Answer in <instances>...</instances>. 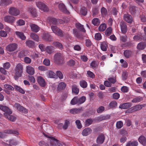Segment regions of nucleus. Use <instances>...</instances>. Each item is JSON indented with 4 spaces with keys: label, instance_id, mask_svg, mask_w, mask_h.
I'll list each match as a JSON object with an SVG mask.
<instances>
[{
    "label": "nucleus",
    "instance_id": "obj_12",
    "mask_svg": "<svg viewBox=\"0 0 146 146\" xmlns=\"http://www.w3.org/2000/svg\"><path fill=\"white\" fill-rule=\"evenodd\" d=\"M73 33L74 35L78 38L81 39H83L84 36L82 34V32L77 29H73Z\"/></svg>",
    "mask_w": 146,
    "mask_h": 146
},
{
    "label": "nucleus",
    "instance_id": "obj_28",
    "mask_svg": "<svg viewBox=\"0 0 146 146\" xmlns=\"http://www.w3.org/2000/svg\"><path fill=\"white\" fill-rule=\"evenodd\" d=\"M54 47L50 46H46L45 48V51L48 54H51L54 51Z\"/></svg>",
    "mask_w": 146,
    "mask_h": 146
},
{
    "label": "nucleus",
    "instance_id": "obj_24",
    "mask_svg": "<svg viewBox=\"0 0 146 146\" xmlns=\"http://www.w3.org/2000/svg\"><path fill=\"white\" fill-rule=\"evenodd\" d=\"M27 72L29 74L33 75L35 73V70L34 68L30 66H28L27 67Z\"/></svg>",
    "mask_w": 146,
    "mask_h": 146
},
{
    "label": "nucleus",
    "instance_id": "obj_43",
    "mask_svg": "<svg viewBox=\"0 0 146 146\" xmlns=\"http://www.w3.org/2000/svg\"><path fill=\"white\" fill-rule=\"evenodd\" d=\"M138 145V142L136 141L132 142L129 141L127 144L126 146H137Z\"/></svg>",
    "mask_w": 146,
    "mask_h": 146
},
{
    "label": "nucleus",
    "instance_id": "obj_10",
    "mask_svg": "<svg viewBox=\"0 0 146 146\" xmlns=\"http://www.w3.org/2000/svg\"><path fill=\"white\" fill-rule=\"evenodd\" d=\"M14 106L16 107L17 109L21 112L24 113H27V110L23 107L21 106L19 104L17 103L15 104Z\"/></svg>",
    "mask_w": 146,
    "mask_h": 146
},
{
    "label": "nucleus",
    "instance_id": "obj_13",
    "mask_svg": "<svg viewBox=\"0 0 146 146\" xmlns=\"http://www.w3.org/2000/svg\"><path fill=\"white\" fill-rule=\"evenodd\" d=\"M105 139L104 135L101 134L98 136L96 139V143L98 144H102L104 143Z\"/></svg>",
    "mask_w": 146,
    "mask_h": 146
},
{
    "label": "nucleus",
    "instance_id": "obj_38",
    "mask_svg": "<svg viewBox=\"0 0 146 146\" xmlns=\"http://www.w3.org/2000/svg\"><path fill=\"white\" fill-rule=\"evenodd\" d=\"M48 77L51 78H56L57 77L56 74L52 71L48 72Z\"/></svg>",
    "mask_w": 146,
    "mask_h": 146
},
{
    "label": "nucleus",
    "instance_id": "obj_19",
    "mask_svg": "<svg viewBox=\"0 0 146 146\" xmlns=\"http://www.w3.org/2000/svg\"><path fill=\"white\" fill-rule=\"evenodd\" d=\"M124 18L127 22L131 23L133 21L132 17L129 14H125L123 16Z\"/></svg>",
    "mask_w": 146,
    "mask_h": 146
},
{
    "label": "nucleus",
    "instance_id": "obj_54",
    "mask_svg": "<svg viewBox=\"0 0 146 146\" xmlns=\"http://www.w3.org/2000/svg\"><path fill=\"white\" fill-rule=\"evenodd\" d=\"M93 122V120L90 118L87 119L85 121V125L88 126L92 124Z\"/></svg>",
    "mask_w": 146,
    "mask_h": 146
},
{
    "label": "nucleus",
    "instance_id": "obj_25",
    "mask_svg": "<svg viewBox=\"0 0 146 146\" xmlns=\"http://www.w3.org/2000/svg\"><path fill=\"white\" fill-rule=\"evenodd\" d=\"M28 9V11L30 12L31 15L33 17H35L37 16L36 10L35 8L30 7Z\"/></svg>",
    "mask_w": 146,
    "mask_h": 146
},
{
    "label": "nucleus",
    "instance_id": "obj_26",
    "mask_svg": "<svg viewBox=\"0 0 146 146\" xmlns=\"http://www.w3.org/2000/svg\"><path fill=\"white\" fill-rule=\"evenodd\" d=\"M43 38L46 40L50 41L52 40L51 36L48 33H44L43 35Z\"/></svg>",
    "mask_w": 146,
    "mask_h": 146
},
{
    "label": "nucleus",
    "instance_id": "obj_30",
    "mask_svg": "<svg viewBox=\"0 0 146 146\" xmlns=\"http://www.w3.org/2000/svg\"><path fill=\"white\" fill-rule=\"evenodd\" d=\"M66 84L63 82L60 83L58 85L57 89L58 91H60L64 89L66 87Z\"/></svg>",
    "mask_w": 146,
    "mask_h": 146
},
{
    "label": "nucleus",
    "instance_id": "obj_39",
    "mask_svg": "<svg viewBox=\"0 0 146 146\" xmlns=\"http://www.w3.org/2000/svg\"><path fill=\"white\" fill-rule=\"evenodd\" d=\"M30 37L34 40L38 41L39 39L38 36L35 33H32L31 34Z\"/></svg>",
    "mask_w": 146,
    "mask_h": 146
},
{
    "label": "nucleus",
    "instance_id": "obj_32",
    "mask_svg": "<svg viewBox=\"0 0 146 146\" xmlns=\"http://www.w3.org/2000/svg\"><path fill=\"white\" fill-rule=\"evenodd\" d=\"M11 3L10 0H1L0 2V5L1 6L7 5Z\"/></svg>",
    "mask_w": 146,
    "mask_h": 146
},
{
    "label": "nucleus",
    "instance_id": "obj_11",
    "mask_svg": "<svg viewBox=\"0 0 146 146\" xmlns=\"http://www.w3.org/2000/svg\"><path fill=\"white\" fill-rule=\"evenodd\" d=\"M17 47V44L15 43H13L8 45L6 48V50L9 52H12L16 49Z\"/></svg>",
    "mask_w": 146,
    "mask_h": 146
},
{
    "label": "nucleus",
    "instance_id": "obj_14",
    "mask_svg": "<svg viewBox=\"0 0 146 146\" xmlns=\"http://www.w3.org/2000/svg\"><path fill=\"white\" fill-rule=\"evenodd\" d=\"M58 7L59 9L63 12L67 14L69 13V11L67 10L64 5L63 3H60Z\"/></svg>",
    "mask_w": 146,
    "mask_h": 146
},
{
    "label": "nucleus",
    "instance_id": "obj_15",
    "mask_svg": "<svg viewBox=\"0 0 146 146\" xmlns=\"http://www.w3.org/2000/svg\"><path fill=\"white\" fill-rule=\"evenodd\" d=\"M0 109L4 112V113H6L8 114H11L12 113V111L7 107L1 105L0 106Z\"/></svg>",
    "mask_w": 146,
    "mask_h": 146
},
{
    "label": "nucleus",
    "instance_id": "obj_55",
    "mask_svg": "<svg viewBox=\"0 0 146 146\" xmlns=\"http://www.w3.org/2000/svg\"><path fill=\"white\" fill-rule=\"evenodd\" d=\"M123 124L121 121H118L117 122L116 124V127L118 129H120L123 126Z\"/></svg>",
    "mask_w": 146,
    "mask_h": 146
},
{
    "label": "nucleus",
    "instance_id": "obj_35",
    "mask_svg": "<svg viewBox=\"0 0 146 146\" xmlns=\"http://www.w3.org/2000/svg\"><path fill=\"white\" fill-rule=\"evenodd\" d=\"M72 91L73 93L75 94H78L79 92V89L76 86H72Z\"/></svg>",
    "mask_w": 146,
    "mask_h": 146
},
{
    "label": "nucleus",
    "instance_id": "obj_52",
    "mask_svg": "<svg viewBox=\"0 0 146 146\" xmlns=\"http://www.w3.org/2000/svg\"><path fill=\"white\" fill-rule=\"evenodd\" d=\"M112 29L111 27H109L108 28L105 32L106 35L108 36H109L112 32Z\"/></svg>",
    "mask_w": 146,
    "mask_h": 146
},
{
    "label": "nucleus",
    "instance_id": "obj_62",
    "mask_svg": "<svg viewBox=\"0 0 146 146\" xmlns=\"http://www.w3.org/2000/svg\"><path fill=\"white\" fill-rule=\"evenodd\" d=\"M76 124L77 125V127L79 129L82 128V126L80 123V121L79 120H77L76 121Z\"/></svg>",
    "mask_w": 146,
    "mask_h": 146
},
{
    "label": "nucleus",
    "instance_id": "obj_49",
    "mask_svg": "<svg viewBox=\"0 0 146 146\" xmlns=\"http://www.w3.org/2000/svg\"><path fill=\"white\" fill-rule=\"evenodd\" d=\"M9 144H8L5 143H4L5 146H10V144L15 145L17 144V142L14 139L11 140L9 141Z\"/></svg>",
    "mask_w": 146,
    "mask_h": 146
},
{
    "label": "nucleus",
    "instance_id": "obj_16",
    "mask_svg": "<svg viewBox=\"0 0 146 146\" xmlns=\"http://www.w3.org/2000/svg\"><path fill=\"white\" fill-rule=\"evenodd\" d=\"M37 82L42 87H44L46 86V82L44 79L41 76L37 77Z\"/></svg>",
    "mask_w": 146,
    "mask_h": 146
},
{
    "label": "nucleus",
    "instance_id": "obj_29",
    "mask_svg": "<svg viewBox=\"0 0 146 146\" xmlns=\"http://www.w3.org/2000/svg\"><path fill=\"white\" fill-rule=\"evenodd\" d=\"M15 34L17 36L23 40H25L26 38V36L22 32L17 31L15 32Z\"/></svg>",
    "mask_w": 146,
    "mask_h": 146
},
{
    "label": "nucleus",
    "instance_id": "obj_8",
    "mask_svg": "<svg viewBox=\"0 0 146 146\" xmlns=\"http://www.w3.org/2000/svg\"><path fill=\"white\" fill-rule=\"evenodd\" d=\"M143 107L142 105H138L128 109L127 111L128 112L132 113L141 109Z\"/></svg>",
    "mask_w": 146,
    "mask_h": 146
},
{
    "label": "nucleus",
    "instance_id": "obj_47",
    "mask_svg": "<svg viewBox=\"0 0 146 146\" xmlns=\"http://www.w3.org/2000/svg\"><path fill=\"white\" fill-rule=\"evenodd\" d=\"M53 44L54 46H55L60 49H62L63 48L62 45L59 42H53Z\"/></svg>",
    "mask_w": 146,
    "mask_h": 146
},
{
    "label": "nucleus",
    "instance_id": "obj_34",
    "mask_svg": "<svg viewBox=\"0 0 146 146\" xmlns=\"http://www.w3.org/2000/svg\"><path fill=\"white\" fill-rule=\"evenodd\" d=\"M76 27L80 31H81L84 33L86 32V30L84 28L83 25H81L80 23H78L76 24Z\"/></svg>",
    "mask_w": 146,
    "mask_h": 146
},
{
    "label": "nucleus",
    "instance_id": "obj_64",
    "mask_svg": "<svg viewBox=\"0 0 146 146\" xmlns=\"http://www.w3.org/2000/svg\"><path fill=\"white\" fill-rule=\"evenodd\" d=\"M39 145L40 146H48L49 145L43 141H41L39 142Z\"/></svg>",
    "mask_w": 146,
    "mask_h": 146
},
{
    "label": "nucleus",
    "instance_id": "obj_17",
    "mask_svg": "<svg viewBox=\"0 0 146 146\" xmlns=\"http://www.w3.org/2000/svg\"><path fill=\"white\" fill-rule=\"evenodd\" d=\"M29 25L31 28V31L35 33H37L39 30V27L36 25L31 23Z\"/></svg>",
    "mask_w": 146,
    "mask_h": 146
},
{
    "label": "nucleus",
    "instance_id": "obj_1",
    "mask_svg": "<svg viewBox=\"0 0 146 146\" xmlns=\"http://www.w3.org/2000/svg\"><path fill=\"white\" fill-rule=\"evenodd\" d=\"M43 134L45 136L49 138L48 139V142L50 143L51 146H62V144L59 143L58 141L54 137L49 136L44 133H43Z\"/></svg>",
    "mask_w": 146,
    "mask_h": 146
},
{
    "label": "nucleus",
    "instance_id": "obj_59",
    "mask_svg": "<svg viewBox=\"0 0 146 146\" xmlns=\"http://www.w3.org/2000/svg\"><path fill=\"white\" fill-rule=\"evenodd\" d=\"M107 10L104 7H102L101 9V13L102 15L103 16L106 15L107 14Z\"/></svg>",
    "mask_w": 146,
    "mask_h": 146
},
{
    "label": "nucleus",
    "instance_id": "obj_50",
    "mask_svg": "<svg viewBox=\"0 0 146 146\" xmlns=\"http://www.w3.org/2000/svg\"><path fill=\"white\" fill-rule=\"evenodd\" d=\"M143 100V99L141 97H137L132 100L131 102H132L136 103L140 102L142 100Z\"/></svg>",
    "mask_w": 146,
    "mask_h": 146
},
{
    "label": "nucleus",
    "instance_id": "obj_61",
    "mask_svg": "<svg viewBox=\"0 0 146 146\" xmlns=\"http://www.w3.org/2000/svg\"><path fill=\"white\" fill-rule=\"evenodd\" d=\"M110 116L108 115L106 116H101L99 117V119L101 120L108 119L110 118Z\"/></svg>",
    "mask_w": 146,
    "mask_h": 146
},
{
    "label": "nucleus",
    "instance_id": "obj_37",
    "mask_svg": "<svg viewBox=\"0 0 146 146\" xmlns=\"http://www.w3.org/2000/svg\"><path fill=\"white\" fill-rule=\"evenodd\" d=\"M78 97L75 96L71 100L70 104L72 105H74L77 104L78 105Z\"/></svg>",
    "mask_w": 146,
    "mask_h": 146
},
{
    "label": "nucleus",
    "instance_id": "obj_57",
    "mask_svg": "<svg viewBox=\"0 0 146 146\" xmlns=\"http://www.w3.org/2000/svg\"><path fill=\"white\" fill-rule=\"evenodd\" d=\"M143 36L140 35H137L133 37V39L134 40L137 41L139 40H142Z\"/></svg>",
    "mask_w": 146,
    "mask_h": 146
},
{
    "label": "nucleus",
    "instance_id": "obj_60",
    "mask_svg": "<svg viewBox=\"0 0 146 146\" xmlns=\"http://www.w3.org/2000/svg\"><path fill=\"white\" fill-rule=\"evenodd\" d=\"M95 38L97 40H100L102 38V36L100 33H96L95 35Z\"/></svg>",
    "mask_w": 146,
    "mask_h": 146
},
{
    "label": "nucleus",
    "instance_id": "obj_20",
    "mask_svg": "<svg viewBox=\"0 0 146 146\" xmlns=\"http://www.w3.org/2000/svg\"><path fill=\"white\" fill-rule=\"evenodd\" d=\"M121 29L122 32L125 34L127 31V27L126 23L123 22H121L120 23Z\"/></svg>",
    "mask_w": 146,
    "mask_h": 146
},
{
    "label": "nucleus",
    "instance_id": "obj_18",
    "mask_svg": "<svg viewBox=\"0 0 146 146\" xmlns=\"http://www.w3.org/2000/svg\"><path fill=\"white\" fill-rule=\"evenodd\" d=\"M92 132V129L90 127H87L84 129L82 132L83 136H87L90 134Z\"/></svg>",
    "mask_w": 146,
    "mask_h": 146
},
{
    "label": "nucleus",
    "instance_id": "obj_48",
    "mask_svg": "<svg viewBox=\"0 0 146 146\" xmlns=\"http://www.w3.org/2000/svg\"><path fill=\"white\" fill-rule=\"evenodd\" d=\"M80 84L82 87L84 88H86L87 86V84L86 82L84 80L80 81Z\"/></svg>",
    "mask_w": 146,
    "mask_h": 146
},
{
    "label": "nucleus",
    "instance_id": "obj_53",
    "mask_svg": "<svg viewBox=\"0 0 146 146\" xmlns=\"http://www.w3.org/2000/svg\"><path fill=\"white\" fill-rule=\"evenodd\" d=\"M117 102L115 101L111 102L109 105V107L110 108L115 107L117 106Z\"/></svg>",
    "mask_w": 146,
    "mask_h": 146
},
{
    "label": "nucleus",
    "instance_id": "obj_7",
    "mask_svg": "<svg viewBox=\"0 0 146 146\" xmlns=\"http://www.w3.org/2000/svg\"><path fill=\"white\" fill-rule=\"evenodd\" d=\"M4 19L5 22L12 24L15 22V18L12 16L7 15L4 17Z\"/></svg>",
    "mask_w": 146,
    "mask_h": 146
},
{
    "label": "nucleus",
    "instance_id": "obj_46",
    "mask_svg": "<svg viewBox=\"0 0 146 146\" xmlns=\"http://www.w3.org/2000/svg\"><path fill=\"white\" fill-rule=\"evenodd\" d=\"M132 54V52L130 50H125L124 52V56L126 58H128Z\"/></svg>",
    "mask_w": 146,
    "mask_h": 146
},
{
    "label": "nucleus",
    "instance_id": "obj_41",
    "mask_svg": "<svg viewBox=\"0 0 146 146\" xmlns=\"http://www.w3.org/2000/svg\"><path fill=\"white\" fill-rule=\"evenodd\" d=\"M92 23L94 25L97 26L100 23V21L98 18H95L92 20Z\"/></svg>",
    "mask_w": 146,
    "mask_h": 146
},
{
    "label": "nucleus",
    "instance_id": "obj_6",
    "mask_svg": "<svg viewBox=\"0 0 146 146\" xmlns=\"http://www.w3.org/2000/svg\"><path fill=\"white\" fill-rule=\"evenodd\" d=\"M36 5L38 8L44 11H48V8L43 3L41 2H36Z\"/></svg>",
    "mask_w": 146,
    "mask_h": 146
},
{
    "label": "nucleus",
    "instance_id": "obj_45",
    "mask_svg": "<svg viewBox=\"0 0 146 146\" xmlns=\"http://www.w3.org/2000/svg\"><path fill=\"white\" fill-rule=\"evenodd\" d=\"M106 27V26L105 24H102L99 27V30L100 31H103L105 30Z\"/></svg>",
    "mask_w": 146,
    "mask_h": 146
},
{
    "label": "nucleus",
    "instance_id": "obj_4",
    "mask_svg": "<svg viewBox=\"0 0 146 146\" xmlns=\"http://www.w3.org/2000/svg\"><path fill=\"white\" fill-rule=\"evenodd\" d=\"M53 33L60 37L64 36V34L62 31L56 26H52L51 27Z\"/></svg>",
    "mask_w": 146,
    "mask_h": 146
},
{
    "label": "nucleus",
    "instance_id": "obj_21",
    "mask_svg": "<svg viewBox=\"0 0 146 146\" xmlns=\"http://www.w3.org/2000/svg\"><path fill=\"white\" fill-rule=\"evenodd\" d=\"M146 47V43L144 42H142L138 44L137 48L139 50H141L144 49Z\"/></svg>",
    "mask_w": 146,
    "mask_h": 146
},
{
    "label": "nucleus",
    "instance_id": "obj_63",
    "mask_svg": "<svg viewBox=\"0 0 146 146\" xmlns=\"http://www.w3.org/2000/svg\"><path fill=\"white\" fill-rule=\"evenodd\" d=\"M104 106H100L97 109V112L98 113H101L104 110Z\"/></svg>",
    "mask_w": 146,
    "mask_h": 146
},
{
    "label": "nucleus",
    "instance_id": "obj_36",
    "mask_svg": "<svg viewBox=\"0 0 146 146\" xmlns=\"http://www.w3.org/2000/svg\"><path fill=\"white\" fill-rule=\"evenodd\" d=\"M5 133L8 134H15L17 135L19 134V133L17 131L13 130L12 129H9L6 130Z\"/></svg>",
    "mask_w": 146,
    "mask_h": 146
},
{
    "label": "nucleus",
    "instance_id": "obj_23",
    "mask_svg": "<svg viewBox=\"0 0 146 146\" xmlns=\"http://www.w3.org/2000/svg\"><path fill=\"white\" fill-rule=\"evenodd\" d=\"M131 103H126L121 104L119 106V108L121 109H127L129 108L131 106Z\"/></svg>",
    "mask_w": 146,
    "mask_h": 146
},
{
    "label": "nucleus",
    "instance_id": "obj_51",
    "mask_svg": "<svg viewBox=\"0 0 146 146\" xmlns=\"http://www.w3.org/2000/svg\"><path fill=\"white\" fill-rule=\"evenodd\" d=\"M122 80H125L127 78V72L125 71L123 72L122 74Z\"/></svg>",
    "mask_w": 146,
    "mask_h": 146
},
{
    "label": "nucleus",
    "instance_id": "obj_5",
    "mask_svg": "<svg viewBox=\"0 0 146 146\" xmlns=\"http://www.w3.org/2000/svg\"><path fill=\"white\" fill-rule=\"evenodd\" d=\"M8 13L11 15L14 16H17L20 13L19 10L14 7H10Z\"/></svg>",
    "mask_w": 146,
    "mask_h": 146
},
{
    "label": "nucleus",
    "instance_id": "obj_33",
    "mask_svg": "<svg viewBox=\"0 0 146 146\" xmlns=\"http://www.w3.org/2000/svg\"><path fill=\"white\" fill-rule=\"evenodd\" d=\"M129 12L132 15H135L136 12V7L135 6H132L129 8Z\"/></svg>",
    "mask_w": 146,
    "mask_h": 146
},
{
    "label": "nucleus",
    "instance_id": "obj_42",
    "mask_svg": "<svg viewBox=\"0 0 146 146\" xmlns=\"http://www.w3.org/2000/svg\"><path fill=\"white\" fill-rule=\"evenodd\" d=\"M78 105L84 102L86 100V98L84 96H82L79 98H78Z\"/></svg>",
    "mask_w": 146,
    "mask_h": 146
},
{
    "label": "nucleus",
    "instance_id": "obj_9",
    "mask_svg": "<svg viewBox=\"0 0 146 146\" xmlns=\"http://www.w3.org/2000/svg\"><path fill=\"white\" fill-rule=\"evenodd\" d=\"M49 20L50 23H52L54 25H57L59 23H63L62 20L60 19H56L54 18L50 17Z\"/></svg>",
    "mask_w": 146,
    "mask_h": 146
},
{
    "label": "nucleus",
    "instance_id": "obj_2",
    "mask_svg": "<svg viewBox=\"0 0 146 146\" xmlns=\"http://www.w3.org/2000/svg\"><path fill=\"white\" fill-rule=\"evenodd\" d=\"M15 75L14 78L15 80H17L19 77H21L23 73V67L21 63L18 64L16 66L15 69Z\"/></svg>",
    "mask_w": 146,
    "mask_h": 146
},
{
    "label": "nucleus",
    "instance_id": "obj_22",
    "mask_svg": "<svg viewBox=\"0 0 146 146\" xmlns=\"http://www.w3.org/2000/svg\"><path fill=\"white\" fill-rule=\"evenodd\" d=\"M9 114V113L8 114L4 113V115L5 117L8 118L9 120L12 121H14L15 120L16 117L14 116L11 115L10 114Z\"/></svg>",
    "mask_w": 146,
    "mask_h": 146
},
{
    "label": "nucleus",
    "instance_id": "obj_44",
    "mask_svg": "<svg viewBox=\"0 0 146 146\" xmlns=\"http://www.w3.org/2000/svg\"><path fill=\"white\" fill-rule=\"evenodd\" d=\"M80 13L82 15L85 16L87 13V9L84 7H82L80 9Z\"/></svg>",
    "mask_w": 146,
    "mask_h": 146
},
{
    "label": "nucleus",
    "instance_id": "obj_3",
    "mask_svg": "<svg viewBox=\"0 0 146 146\" xmlns=\"http://www.w3.org/2000/svg\"><path fill=\"white\" fill-rule=\"evenodd\" d=\"M54 62L58 65H61L64 63L63 57L60 53L56 54L54 56Z\"/></svg>",
    "mask_w": 146,
    "mask_h": 146
},
{
    "label": "nucleus",
    "instance_id": "obj_40",
    "mask_svg": "<svg viewBox=\"0 0 146 146\" xmlns=\"http://www.w3.org/2000/svg\"><path fill=\"white\" fill-rule=\"evenodd\" d=\"M81 110V109L80 108L78 109L76 108L70 110V112L72 114L78 113H79Z\"/></svg>",
    "mask_w": 146,
    "mask_h": 146
},
{
    "label": "nucleus",
    "instance_id": "obj_58",
    "mask_svg": "<svg viewBox=\"0 0 146 146\" xmlns=\"http://www.w3.org/2000/svg\"><path fill=\"white\" fill-rule=\"evenodd\" d=\"M64 125H63V128L64 129H66L68 128V125L70 123L69 121L67 120H66Z\"/></svg>",
    "mask_w": 146,
    "mask_h": 146
},
{
    "label": "nucleus",
    "instance_id": "obj_31",
    "mask_svg": "<svg viewBox=\"0 0 146 146\" xmlns=\"http://www.w3.org/2000/svg\"><path fill=\"white\" fill-rule=\"evenodd\" d=\"M138 140L143 145H145L146 144V139L143 136H141L139 138Z\"/></svg>",
    "mask_w": 146,
    "mask_h": 146
},
{
    "label": "nucleus",
    "instance_id": "obj_27",
    "mask_svg": "<svg viewBox=\"0 0 146 146\" xmlns=\"http://www.w3.org/2000/svg\"><path fill=\"white\" fill-rule=\"evenodd\" d=\"M26 44L27 46L30 48H33L35 45V42L31 40H28L26 41Z\"/></svg>",
    "mask_w": 146,
    "mask_h": 146
},
{
    "label": "nucleus",
    "instance_id": "obj_56",
    "mask_svg": "<svg viewBox=\"0 0 146 146\" xmlns=\"http://www.w3.org/2000/svg\"><path fill=\"white\" fill-rule=\"evenodd\" d=\"M107 45L105 42H103L101 45V49L103 51H106L107 50Z\"/></svg>",
    "mask_w": 146,
    "mask_h": 146
}]
</instances>
